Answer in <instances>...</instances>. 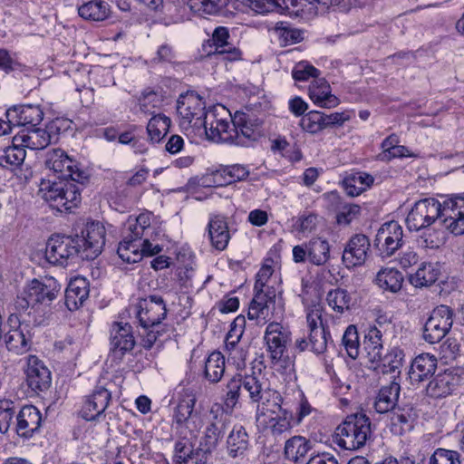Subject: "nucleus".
<instances>
[{
	"instance_id": "nucleus-54",
	"label": "nucleus",
	"mask_w": 464,
	"mask_h": 464,
	"mask_svg": "<svg viewBox=\"0 0 464 464\" xmlns=\"http://www.w3.org/2000/svg\"><path fill=\"white\" fill-rule=\"evenodd\" d=\"M428 464H462L459 451L438 448L429 458Z\"/></svg>"
},
{
	"instance_id": "nucleus-24",
	"label": "nucleus",
	"mask_w": 464,
	"mask_h": 464,
	"mask_svg": "<svg viewBox=\"0 0 464 464\" xmlns=\"http://www.w3.org/2000/svg\"><path fill=\"white\" fill-rule=\"evenodd\" d=\"M111 400V392L102 387L96 386L89 395L81 410V415L86 420H93L101 416L108 408Z\"/></svg>"
},
{
	"instance_id": "nucleus-61",
	"label": "nucleus",
	"mask_w": 464,
	"mask_h": 464,
	"mask_svg": "<svg viewBox=\"0 0 464 464\" xmlns=\"http://www.w3.org/2000/svg\"><path fill=\"white\" fill-rule=\"evenodd\" d=\"M361 212V207L355 204L343 205L336 216V220L339 225H348L353 220L356 219Z\"/></svg>"
},
{
	"instance_id": "nucleus-59",
	"label": "nucleus",
	"mask_w": 464,
	"mask_h": 464,
	"mask_svg": "<svg viewBox=\"0 0 464 464\" xmlns=\"http://www.w3.org/2000/svg\"><path fill=\"white\" fill-rule=\"evenodd\" d=\"M246 319L243 315L237 316L231 323L230 329L226 336L225 345H233L239 343L244 334Z\"/></svg>"
},
{
	"instance_id": "nucleus-17",
	"label": "nucleus",
	"mask_w": 464,
	"mask_h": 464,
	"mask_svg": "<svg viewBox=\"0 0 464 464\" xmlns=\"http://www.w3.org/2000/svg\"><path fill=\"white\" fill-rule=\"evenodd\" d=\"M59 130L55 122L49 123L44 129L31 127L17 133L14 142H21L22 146L31 150H43L57 142Z\"/></svg>"
},
{
	"instance_id": "nucleus-35",
	"label": "nucleus",
	"mask_w": 464,
	"mask_h": 464,
	"mask_svg": "<svg viewBox=\"0 0 464 464\" xmlns=\"http://www.w3.org/2000/svg\"><path fill=\"white\" fill-rule=\"evenodd\" d=\"M89 282L83 277L72 279L65 290V305L70 311L77 310L89 296Z\"/></svg>"
},
{
	"instance_id": "nucleus-4",
	"label": "nucleus",
	"mask_w": 464,
	"mask_h": 464,
	"mask_svg": "<svg viewBox=\"0 0 464 464\" xmlns=\"http://www.w3.org/2000/svg\"><path fill=\"white\" fill-rule=\"evenodd\" d=\"M372 436L371 420L365 414L347 416L335 429L334 441L347 450L362 448Z\"/></svg>"
},
{
	"instance_id": "nucleus-16",
	"label": "nucleus",
	"mask_w": 464,
	"mask_h": 464,
	"mask_svg": "<svg viewBox=\"0 0 464 464\" xmlns=\"http://www.w3.org/2000/svg\"><path fill=\"white\" fill-rule=\"evenodd\" d=\"M452 323V311L449 306L436 307L424 325V340L430 343L440 342L450 330Z\"/></svg>"
},
{
	"instance_id": "nucleus-37",
	"label": "nucleus",
	"mask_w": 464,
	"mask_h": 464,
	"mask_svg": "<svg viewBox=\"0 0 464 464\" xmlns=\"http://www.w3.org/2000/svg\"><path fill=\"white\" fill-rule=\"evenodd\" d=\"M312 450V442L304 436L295 435L285 443L284 455L294 463L304 461L307 453Z\"/></svg>"
},
{
	"instance_id": "nucleus-8",
	"label": "nucleus",
	"mask_w": 464,
	"mask_h": 464,
	"mask_svg": "<svg viewBox=\"0 0 464 464\" xmlns=\"http://www.w3.org/2000/svg\"><path fill=\"white\" fill-rule=\"evenodd\" d=\"M232 118L225 107H215L207 111L199 129H204L207 138L210 140L230 143L232 127L229 119Z\"/></svg>"
},
{
	"instance_id": "nucleus-18",
	"label": "nucleus",
	"mask_w": 464,
	"mask_h": 464,
	"mask_svg": "<svg viewBox=\"0 0 464 464\" xmlns=\"http://www.w3.org/2000/svg\"><path fill=\"white\" fill-rule=\"evenodd\" d=\"M403 244V229L396 221L386 222L378 229L373 245L382 257L392 256Z\"/></svg>"
},
{
	"instance_id": "nucleus-2",
	"label": "nucleus",
	"mask_w": 464,
	"mask_h": 464,
	"mask_svg": "<svg viewBox=\"0 0 464 464\" xmlns=\"http://www.w3.org/2000/svg\"><path fill=\"white\" fill-rule=\"evenodd\" d=\"M197 396L192 389L183 388L178 392L171 426L183 438H196L203 426L202 415L195 410Z\"/></svg>"
},
{
	"instance_id": "nucleus-7",
	"label": "nucleus",
	"mask_w": 464,
	"mask_h": 464,
	"mask_svg": "<svg viewBox=\"0 0 464 464\" xmlns=\"http://www.w3.org/2000/svg\"><path fill=\"white\" fill-rule=\"evenodd\" d=\"M324 308L320 304H314L306 310V322L309 329V341L297 339L295 346L303 352L310 348L315 353H323L327 347L329 333L323 322Z\"/></svg>"
},
{
	"instance_id": "nucleus-42",
	"label": "nucleus",
	"mask_w": 464,
	"mask_h": 464,
	"mask_svg": "<svg viewBox=\"0 0 464 464\" xmlns=\"http://www.w3.org/2000/svg\"><path fill=\"white\" fill-rule=\"evenodd\" d=\"M362 345L372 362L380 360L383 350L382 331L377 326L370 327L364 335Z\"/></svg>"
},
{
	"instance_id": "nucleus-58",
	"label": "nucleus",
	"mask_w": 464,
	"mask_h": 464,
	"mask_svg": "<svg viewBox=\"0 0 464 464\" xmlns=\"http://www.w3.org/2000/svg\"><path fill=\"white\" fill-rule=\"evenodd\" d=\"M319 75V70L304 61L296 63L292 71L293 78L299 82L308 81L310 78L317 79Z\"/></svg>"
},
{
	"instance_id": "nucleus-39",
	"label": "nucleus",
	"mask_w": 464,
	"mask_h": 464,
	"mask_svg": "<svg viewBox=\"0 0 464 464\" xmlns=\"http://www.w3.org/2000/svg\"><path fill=\"white\" fill-rule=\"evenodd\" d=\"M140 237L126 232L123 239L120 242L117 253L120 258L128 264L137 263L141 260Z\"/></svg>"
},
{
	"instance_id": "nucleus-48",
	"label": "nucleus",
	"mask_w": 464,
	"mask_h": 464,
	"mask_svg": "<svg viewBox=\"0 0 464 464\" xmlns=\"http://www.w3.org/2000/svg\"><path fill=\"white\" fill-rule=\"evenodd\" d=\"M170 120L163 114L151 117L147 125V132L151 142H160L168 133Z\"/></svg>"
},
{
	"instance_id": "nucleus-64",
	"label": "nucleus",
	"mask_w": 464,
	"mask_h": 464,
	"mask_svg": "<svg viewBox=\"0 0 464 464\" xmlns=\"http://www.w3.org/2000/svg\"><path fill=\"white\" fill-rule=\"evenodd\" d=\"M225 346L228 353V357L233 360L234 363L237 366L245 363L247 357V349L246 346H242L239 343H235L233 347L231 345Z\"/></svg>"
},
{
	"instance_id": "nucleus-49",
	"label": "nucleus",
	"mask_w": 464,
	"mask_h": 464,
	"mask_svg": "<svg viewBox=\"0 0 464 464\" xmlns=\"http://www.w3.org/2000/svg\"><path fill=\"white\" fill-rule=\"evenodd\" d=\"M229 0H188L189 8L200 14L216 15L227 5Z\"/></svg>"
},
{
	"instance_id": "nucleus-57",
	"label": "nucleus",
	"mask_w": 464,
	"mask_h": 464,
	"mask_svg": "<svg viewBox=\"0 0 464 464\" xmlns=\"http://www.w3.org/2000/svg\"><path fill=\"white\" fill-rule=\"evenodd\" d=\"M300 125L302 129L309 133L314 134L324 129L323 121V112L312 111L304 115Z\"/></svg>"
},
{
	"instance_id": "nucleus-30",
	"label": "nucleus",
	"mask_w": 464,
	"mask_h": 464,
	"mask_svg": "<svg viewBox=\"0 0 464 464\" xmlns=\"http://www.w3.org/2000/svg\"><path fill=\"white\" fill-rule=\"evenodd\" d=\"M207 230L210 245L213 248L218 251H223L227 247L230 240V232L225 217L220 215L210 216Z\"/></svg>"
},
{
	"instance_id": "nucleus-11",
	"label": "nucleus",
	"mask_w": 464,
	"mask_h": 464,
	"mask_svg": "<svg viewBox=\"0 0 464 464\" xmlns=\"http://www.w3.org/2000/svg\"><path fill=\"white\" fill-rule=\"evenodd\" d=\"M441 208L442 203L433 198L417 201L406 218L409 229L418 231L440 221Z\"/></svg>"
},
{
	"instance_id": "nucleus-19",
	"label": "nucleus",
	"mask_w": 464,
	"mask_h": 464,
	"mask_svg": "<svg viewBox=\"0 0 464 464\" xmlns=\"http://www.w3.org/2000/svg\"><path fill=\"white\" fill-rule=\"evenodd\" d=\"M18 322L17 326H11V329L5 335V343L8 351L24 354L27 353L32 345V338L34 335V326L28 323L21 322L13 315L9 318L11 324Z\"/></svg>"
},
{
	"instance_id": "nucleus-23",
	"label": "nucleus",
	"mask_w": 464,
	"mask_h": 464,
	"mask_svg": "<svg viewBox=\"0 0 464 464\" xmlns=\"http://www.w3.org/2000/svg\"><path fill=\"white\" fill-rule=\"evenodd\" d=\"M250 449V437L246 429L240 423L233 425L226 440V451L230 459H243Z\"/></svg>"
},
{
	"instance_id": "nucleus-60",
	"label": "nucleus",
	"mask_w": 464,
	"mask_h": 464,
	"mask_svg": "<svg viewBox=\"0 0 464 464\" xmlns=\"http://www.w3.org/2000/svg\"><path fill=\"white\" fill-rule=\"evenodd\" d=\"M208 453L201 447L189 452L183 448L180 450L178 458L180 459L179 464H206Z\"/></svg>"
},
{
	"instance_id": "nucleus-12",
	"label": "nucleus",
	"mask_w": 464,
	"mask_h": 464,
	"mask_svg": "<svg viewBox=\"0 0 464 464\" xmlns=\"http://www.w3.org/2000/svg\"><path fill=\"white\" fill-rule=\"evenodd\" d=\"M177 112L180 117L181 126L184 128L191 126L196 129H199V125L203 124L202 121L207 113L205 102L194 92L179 95L177 101Z\"/></svg>"
},
{
	"instance_id": "nucleus-56",
	"label": "nucleus",
	"mask_w": 464,
	"mask_h": 464,
	"mask_svg": "<svg viewBox=\"0 0 464 464\" xmlns=\"http://www.w3.org/2000/svg\"><path fill=\"white\" fill-rule=\"evenodd\" d=\"M254 291L253 300L255 304L264 306L266 310H269L270 306L275 305L277 291L273 285L264 287L254 286Z\"/></svg>"
},
{
	"instance_id": "nucleus-51",
	"label": "nucleus",
	"mask_w": 464,
	"mask_h": 464,
	"mask_svg": "<svg viewBox=\"0 0 464 464\" xmlns=\"http://www.w3.org/2000/svg\"><path fill=\"white\" fill-rule=\"evenodd\" d=\"M126 232L140 238L150 236L153 232V227L150 226V215L142 213L133 220L129 219Z\"/></svg>"
},
{
	"instance_id": "nucleus-32",
	"label": "nucleus",
	"mask_w": 464,
	"mask_h": 464,
	"mask_svg": "<svg viewBox=\"0 0 464 464\" xmlns=\"http://www.w3.org/2000/svg\"><path fill=\"white\" fill-rule=\"evenodd\" d=\"M229 38L228 28L218 26L213 31L212 37L209 40L212 43L210 46L215 47L214 53L222 54L225 59L230 62L238 61L242 57V52L228 41Z\"/></svg>"
},
{
	"instance_id": "nucleus-36",
	"label": "nucleus",
	"mask_w": 464,
	"mask_h": 464,
	"mask_svg": "<svg viewBox=\"0 0 464 464\" xmlns=\"http://www.w3.org/2000/svg\"><path fill=\"white\" fill-rule=\"evenodd\" d=\"M437 358L430 353L418 355L411 362L409 377L411 382H421L432 376L437 368Z\"/></svg>"
},
{
	"instance_id": "nucleus-40",
	"label": "nucleus",
	"mask_w": 464,
	"mask_h": 464,
	"mask_svg": "<svg viewBox=\"0 0 464 464\" xmlns=\"http://www.w3.org/2000/svg\"><path fill=\"white\" fill-rule=\"evenodd\" d=\"M440 274L437 263L424 262L414 274L410 275L409 280L415 287L429 286L438 280Z\"/></svg>"
},
{
	"instance_id": "nucleus-47",
	"label": "nucleus",
	"mask_w": 464,
	"mask_h": 464,
	"mask_svg": "<svg viewBox=\"0 0 464 464\" xmlns=\"http://www.w3.org/2000/svg\"><path fill=\"white\" fill-rule=\"evenodd\" d=\"M375 281L382 289L397 293L401 289L403 276L398 270L383 269L377 274Z\"/></svg>"
},
{
	"instance_id": "nucleus-6",
	"label": "nucleus",
	"mask_w": 464,
	"mask_h": 464,
	"mask_svg": "<svg viewBox=\"0 0 464 464\" xmlns=\"http://www.w3.org/2000/svg\"><path fill=\"white\" fill-rule=\"evenodd\" d=\"M266 351L271 362V367L281 373L287 372L293 368V362L285 354L286 344L290 341V332L279 323H270L265 332Z\"/></svg>"
},
{
	"instance_id": "nucleus-46",
	"label": "nucleus",
	"mask_w": 464,
	"mask_h": 464,
	"mask_svg": "<svg viewBox=\"0 0 464 464\" xmlns=\"http://www.w3.org/2000/svg\"><path fill=\"white\" fill-rule=\"evenodd\" d=\"M225 372V357L220 352L211 353L205 362V378L212 383L218 382Z\"/></svg>"
},
{
	"instance_id": "nucleus-28",
	"label": "nucleus",
	"mask_w": 464,
	"mask_h": 464,
	"mask_svg": "<svg viewBox=\"0 0 464 464\" xmlns=\"http://www.w3.org/2000/svg\"><path fill=\"white\" fill-rule=\"evenodd\" d=\"M26 380L34 392H43L51 384V372L36 356L30 355L27 360Z\"/></svg>"
},
{
	"instance_id": "nucleus-43",
	"label": "nucleus",
	"mask_w": 464,
	"mask_h": 464,
	"mask_svg": "<svg viewBox=\"0 0 464 464\" xmlns=\"http://www.w3.org/2000/svg\"><path fill=\"white\" fill-rule=\"evenodd\" d=\"M78 13L85 20L101 22L109 17L111 10L108 3L102 0H92L81 5Z\"/></svg>"
},
{
	"instance_id": "nucleus-13",
	"label": "nucleus",
	"mask_w": 464,
	"mask_h": 464,
	"mask_svg": "<svg viewBox=\"0 0 464 464\" xmlns=\"http://www.w3.org/2000/svg\"><path fill=\"white\" fill-rule=\"evenodd\" d=\"M81 256V247L75 237H52L45 249V257L50 264L64 266L69 260Z\"/></svg>"
},
{
	"instance_id": "nucleus-45",
	"label": "nucleus",
	"mask_w": 464,
	"mask_h": 464,
	"mask_svg": "<svg viewBox=\"0 0 464 464\" xmlns=\"http://www.w3.org/2000/svg\"><path fill=\"white\" fill-rule=\"evenodd\" d=\"M308 261L315 266L324 265L330 257V245L326 239L314 237L307 242Z\"/></svg>"
},
{
	"instance_id": "nucleus-33",
	"label": "nucleus",
	"mask_w": 464,
	"mask_h": 464,
	"mask_svg": "<svg viewBox=\"0 0 464 464\" xmlns=\"http://www.w3.org/2000/svg\"><path fill=\"white\" fill-rule=\"evenodd\" d=\"M309 97L315 105L323 108H334L340 103L339 98L332 94L331 86L324 78L319 77L311 82Z\"/></svg>"
},
{
	"instance_id": "nucleus-10",
	"label": "nucleus",
	"mask_w": 464,
	"mask_h": 464,
	"mask_svg": "<svg viewBox=\"0 0 464 464\" xmlns=\"http://www.w3.org/2000/svg\"><path fill=\"white\" fill-rule=\"evenodd\" d=\"M133 310L140 325L144 329L160 328L167 315L164 300L158 295L140 299Z\"/></svg>"
},
{
	"instance_id": "nucleus-41",
	"label": "nucleus",
	"mask_w": 464,
	"mask_h": 464,
	"mask_svg": "<svg viewBox=\"0 0 464 464\" xmlns=\"http://www.w3.org/2000/svg\"><path fill=\"white\" fill-rule=\"evenodd\" d=\"M374 181V178L362 171L351 173L343 181L346 193L351 197L359 196L369 188Z\"/></svg>"
},
{
	"instance_id": "nucleus-20",
	"label": "nucleus",
	"mask_w": 464,
	"mask_h": 464,
	"mask_svg": "<svg viewBox=\"0 0 464 464\" xmlns=\"http://www.w3.org/2000/svg\"><path fill=\"white\" fill-rule=\"evenodd\" d=\"M440 222L454 235L464 234V198L454 197L442 203Z\"/></svg>"
},
{
	"instance_id": "nucleus-21",
	"label": "nucleus",
	"mask_w": 464,
	"mask_h": 464,
	"mask_svg": "<svg viewBox=\"0 0 464 464\" xmlns=\"http://www.w3.org/2000/svg\"><path fill=\"white\" fill-rule=\"evenodd\" d=\"M135 339L132 326L129 324L114 323L111 330V356L121 362L126 353L132 351Z\"/></svg>"
},
{
	"instance_id": "nucleus-50",
	"label": "nucleus",
	"mask_w": 464,
	"mask_h": 464,
	"mask_svg": "<svg viewBox=\"0 0 464 464\" xmlns=\"http://www.w3.org/2000/svg\"><path fill=\"white\" fill-rule=\"evenodd\" d=\"M326 301L334 312L343 314L350 309L352 297L345 289L336 288L327 294Z\"/></svg>"
},
{
	"instance_id": "nucleus-15",
	"label": "nucleus",
	"mask_w": 464,
	"mask_h": 464,
	"mask_svg": "<svg viewBox=\"0 0 464 464\" xmlns=\"http://www.w3.org/2000/svg\"><path fill=\"white\" fill-rule=\"evenodd\" d=\"M105 227L100 222H91L82 230L81 236H75L80 244L82 259H94L102 253L105 245Z\"/></svg>"
},
{
	"instance_id": "nucleus-52",
	"label": "nucleus",
	"mask_w": 464,
	"mask_h": 464,
	"mask_svg": "<svg viewBox=\"0 0 464 464\" xmlns=\"http://www.w3.org/2000/svg\"><path fill=\"white\" fill-rule=\"evenodd\" d=\"M275 32L278 35L283 45L295 44L300 43L304 39L303 31L294 28L284 22L276 24Z\"/></svg>"
},
{
	"instance_id": "nucleus-53",
	"label": "nucleus",
	"mask_w": 464,
	"mask_h": 464,
	"mask_svg": "<svg viewBox=\"0 0 464 464\" xmlns=\"http://www.w3.org/2000/svg\"><path fill=\"white\" fill-rule=\"evenodd\" d=\"M14 416V402L7 399L0 400V433L5 434L9 430Z\"/></svg>"
},
{
	"instance_id": "nucleus-34",
	"label": "nucleus",
	"mask_w": 464,
	"mask_h": 464,
	"mask_svg": "<svg viewBox=\"0 0 464 464\" xmlns=\"http://www.w3.org/2000/svg\"><path fill=\"white\" fill-rule=\"evenodd\" d=\"M400 392V383L395 380H392L388 385L382 386L375 398V411L382 414L392 411L401 404L399 401Z\"/></svg>"
},
{
	"instance_id": "nucleus-62",
	"label": "nucleus",
	"mask_w": 464,
	"mask_h": 464,
	"mask_svg": "<svg viewBox=\"0 0 464 464\" xmlns=\"http://www.w3.org/2000/svg\"><path fill=\"white\" fill-rule=\"evenodd\" d=\"M176 58L177 55L173 47L169 44H163L158 47L152 62L155 63H173Z\"/></svg>"
},
{
	"instance_id": "nucleus-44",
	"label": "nucleus",
	"mask_w": 464,
	"mask_h": 464,
	"mask_svg": "<svg viewBox=\"0 0 464 464\" xmlns=\"http://www.w3.org/2000/svg\"><path fill=\"white\" fill-rule=\"evenodd\" d=\"M26 151L21 142H14L13 146L7 147L0 155V166L4 169L14 170L24 161Z\"/></svg>"
},
{
	"instance_id": "nucleus-38",
	"label": "nucleus",
	"mask_w": 464,
	"mask_h": 464,
	"mask_svg": "<svg viewBox=\"0 0 464 464\" xmlns=\"http://www.w3.org/2000/svg\"><path fill=\"white\" fill-rule=\"evenodd\" d=\"M404 352L399 347H392L384 356L381 354V359L376 360L378 369L382 373H393V380L400 375L401 369L404 362Z\"/></svg>"
},
{
	"instance_id": "nucleus-22",
	"label": "nucleus",
	"mask_w": 464,
	"mask_h": 464,
	"mask_svg": "<svg viewBox=\"0 0 464 464\" xmlns=\"http://www.w3.org/2000/svg\"><path fill=\"white\" fill-rule=\"evenodd\" d=\"M370 240L363 234L353 236L346 243L342 261L345 267L353 268L360 266L365 263L370 250Z\"/></svg>"
},
{
	"instance_id": "nucleus-26",
	"label": "nucleus",
	"mask_w": 464,
	"mask_h": 464,
	"mask_svg": "<svg viewBox=\"0 0 464 464\" xmlns=\"http://www.w3.org/2000/svg\"><path fill=\"white\" fill-rule=\"evenodd\" d=\"M42 424V414L34 405H24L16 414L15 431L19 437L29 439Z\"/></svg>"
},
{
	"instance_id": "nucleus-1",
	"label": "nucleus",
	"mask_w": 464,
	"mask_h": 464,
	"mask_svg": "<svg viewBox=\"0 0 464 464\" xmlns=\"http://www.w3.org/2000/svg\"><path fill=\"white\" fill-rule=\"evenodd\" d=\"M45 165L59 174V180L42 179L38 195L60 212L77 207L81 201L80 185L88 180V173L60 149L47 153Z\"/></svg>"
},
{
	"instance_id": "nucleus-9",
	"label": "nucleus",
	"mask_w": 464,
	"mask_h": 464,
	"mask_svg": "<svg viewBox=\"0 0 464 464\" xmlns=\"http://www.w3.org/2000/svg\"><path fill=\"white\" fill-rule=\"evenodd\" d=\"M231 122V144L247 146L261 136L263 121L251 113L236 111Z\"/></svg>"
},
{
	"instance_id": "nucleus-31",
	"label": "nucleus",
	"mask_w": 464,
	"mask_h": 464,
	"mask_svg": "<svg viewBox=\"0 0 464 464\" xmlns=\"http://www.w3.org/2000/svg\"><path fill=\"white\" fill-rule=\"evenodd\" d=\"M458 384V377L451 371L435 375L426 386V394L434 399L445 398L452 393Z\"/></svg>"
},
{
	"instance_id": "nucleus-25",
	"label": "nucleus",
	"mask_w": 464,
	"mask_h": 464,
	"mask_svg": "<svg viewBox=\"0 0 464 464\" xmlns=\"http://www.w3.org/2000/svg\"><path fill=\"white\" fill-rule=\"evenodd\" d=\"M26 286L36 304H51L61 292V285L52 276H45L42 280L33 279Z\"/></svg>"
},
{
	"instance_id": "nucleus-29",
	"label": "nucleus",
	"mask_w": 464,
	"mask_h": 464,
	"mask_svg": "<svg viewBox=\"0 0 464 464\" xmlns=\"http://www.w3.org/2000/svg\"><path fill=\"white\" fill-rule=\"evenodd\" d=\"M7 121L14 126L35 127L44 119V111L37 105H20L6 111Z\"/></svg>"
},
{
	"instance_id": "nucleus-63",
	"label": "nucleus",
	"mask_w": 464,
	"mask_h": 464,
	"mask_svg": "<svg viewBox=\"0 0 464 464\" xmlns=\"http://www.w3.org/2000/svg\"><path fill=\"white\" fill-rule=\"evenodd\" d=\"M225 175L227 176L229 184L246 179L249 175L248 169L239 164L223 167Z\"/></svg>"
},
{
	"instance_id": "nucleus-5",
	"label": "nucleus",
	"mask_w": 464,
	"mask_h": 464,
	"mask_svg": "<svg viewBox=\"0 0 464 464\" xmlns=\"http://www.w3.org/2000/svg\"><path fill=\"white\" fill-rule=\"evenodd\" d=\"M257 411L260 415L268 418V425L273 435H281L290 431L295 423V416L292 411L283 407V397L275 389H270L258 405Z\"/></svg>"
},
{
	"instance_id": "nucleus-3",
	"label": "nucleus",
	"mask_w": 464,
	"mask_h": 464,
	"mask_svg": "<svg viewBox=\"0 0 464 464\" xmlns=\"http://www.w3.org/2000/svg\"><path fill=\"white\" fill-rule=\"evenodd\" d=\"M270 387L269 380L260 371L245 376L235 375L226 385L224 403L227 409L232 410L246 392L251 402L259 404Z\"/></svg>"
},
{
	"instance_id": "nucleus-14",
	"label": "nucleus",
	"mask_w": 464,
	"mask_h": 464,
	"mask_svg": "<svg viewBox=\"0 0 464 464\" xmlns=\"http://www.w3.org/2000/svg\"><path fill=\"white\" fill-rule=\"evenodd\" d=\"M227 418L219 405H213L207 417L206 427L200 440V447L212 452L223 438L227 430Z\"/></svg>"
},
{
	"instance_id": "nucleus-27",
	"label": "nucleus",
	"mask_w": 464,
	"mask_h": 464,
	"mask_svg": "<svg viewBox=\"0 0 464 464\" xmlns=\"http://www.w3.org/2000/svg\"><path fill=\"white\" fill-rule=\"evenodd\" d=\"M417 413L411 403L401 404L390 412L391 430L395 435H402L414 427Z\"/></svg>"
},
{
	"instance_id": "nucleus-55",
	"label": "nucleus",
	"mask_w": 464,
	"mask_h": 464,
	"mask_svg": "<svg viewBox=\"0 0 464 464\" xmlns=\"http://www.w3.org/2000/svg\"><path fill=\"white\" fill-rule=\"evenodd\" d=\"M342 343L347 352V354L351 358L356 359L359 355L360 342L359 334L354 325L352 324L346 328L343 335Z\"/></svg>"
}]
</instances>
